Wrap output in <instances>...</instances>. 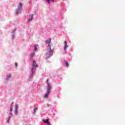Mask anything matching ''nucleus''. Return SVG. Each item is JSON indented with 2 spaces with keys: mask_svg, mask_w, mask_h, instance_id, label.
<instances>
[{
  "mask_svg": "<svg viewBox=\"0 0 125 125\" xmlns=\"http://www.w3.org/2000/svg\"><path fill=\"white\" fill-rule=\"evenodd\" d=\"M46 43L48 44V47L46 52V56L47 58H49L50 56L53 55L54 52V49H51V39H49L46 41Z\"/></svg>",
  "mask_w": 125,
  "mask_h": 125,
  "instance_id": "obj_1",
  "label": "nucleus"
},
{
  "mask_svg": "<svg viewBox=\"0 0 125 125\" xmlns=\"http://www.w3.org/2000/svg\"><path fill=\"white\" fill-rule=\"evenodd\" d=\"M47 84L46 93L44 95V98H47L48 95H49V93H50V92L51 91V86H50V84L48 83V80L47 81Z\"/></svg>",
  "mask_w": 125,
  "mask_h": 125,
  "instance_id": "obj_2",
  "label": "nucleus"
},
{
  "mask_svg": "<svg viewBox=\"0 0 125 125\" xmlns=\"http://www.w3.org/2000/svg\"><path fill=\"white\" fill-rule=\"evenodd\" d=\"M37 68H38V64H37L36 61H33V67L31 68V72H32V73H35V71H36Z\"/></svg>",
  "mask_w": 125,
  "mask_h": 125,
  "instance_id": "obj_3",
  "label": "nucleus"
},
{
  "mask_svg": "<svg viewBox=\"0 0 125 125\" xmlns=\"http://www.w3.org/2000/svg\"><path fill=\"white\" fill-rule=\"evenodd\" d=\"M22 9V3H20L19 7L17 10L16 13L17 14H19V13H21V10Z\"/></svg>",
  "mask_w": 125,
  "mask_h": 125,
  "instance_id": "obj_4",
  "label": "nucleus"
},
{
  "mask_svg": "<svg viewBox=\"0 0 125 125\" xmlns=\"http://www.w3.org/2000/svg\"><path fill=\"white\" fill-rule=\"evenodd\" d=\"M64 47L63 48V50H66L67 47H68V45H67V42L65 41L64 42Z\"/></svg>",
  "mask_w": 125,
  "mask_h": 125,
  "instance_id": "obj_5",
  "label": "nucleus"
},
{
  "mask_svg": "<svg viewBox=\"0 0 125 125\" xmlns=\"http://www.w3.org/2000/svg\"><path fill=\"white\" fill-rule=\"evenodd\" d=\"M48 121H49V119H46V120H43V122L45 123V124H47V125H50V123H49Z\"/></svg>",
  "mask_w": 125,
  "mask_h": 125,
  "instance_id": "obj_6",
  "label": "nucleus"
},
{
  "mask_svg": "<svg viewBox=\"0 0 125 125\" xmlns=\"http://www.w3.org/2000/svg\"><path fill=\"white\" fill-rule=\"evenodd\" d=\"M13 109V107L12 106H11L10 108V115L11 116H12V113H11V112H12V110Z\"/></svg>",
  "mask_w": 125,
  "mask_h": 125,
  "instance_id": "obj_7",
  "label": "nucleus"
},
{
  "mask_svg": "<svg viewBox=\"0 0 125 125\" xmlns=\"http://www.w3.org/2000/svg\"><path fill=\"white\" fill-rule=\"evenodd\" d=\"M34 47V51H37L38 49V45H35Z\"/></svg>",
  "mask_w": 125,
  "mask_h": 125,
  "instance_id": "obj_8",
  "label": "nucleus"
},
{
  "mask_svg": "<svg viewBox=\"0 0 125 125\" xmlns=\"http://www.w3.org/2000/svg\"><path fill=\"white\" fill-rule=\"evenodd\" d=\"M11 78V75L10 74H8L7 75V80H9V79Z\"/></svg>",
  "mask_w": 125,
  "mask_h": 125,
  "instance_id": "obj_9",
  "label": "nucleus"
},
{
  "mask_svg": "<svg viewBox=\"0 0 125 125\" xmlns=\"http://www.w3.org/2000/svg\"><path fill=\"white\" fill-rule=\"evenodd\" d=\"M33 18H34V17L32 16L30 19H28V22H30V21H32V20H33Z\"/></svg>",
  "mask_w": 125,
  "mask_h": 125,
  "instance_id": "obj_10",
  "label": "nucleus"
},
{
  "mask_svg": "<svg viewBox=\"0 0 125 125\" xmlns=\"http://www.w3.org/2000/svg\"><path fill=\"white\" fill-rule=\"evenodd\" d=\"M65 63L66 67L69 66V63L68 62H65Z\"/></svg>",
  "mask_w": 125,
  "mask_h": 125,
  "instance_id": "obj_11",
  "label": "nucleus"
},
{
  "mask_svg": "<svg viewBox=\"0 0 125 125\" xmlns=\"http://www.w3.org/2000/svg\"><path fill=\"white\" fill-rule=\"evenodd\" d=\"M15 109L18 110V105H16V106H15Z\"/></svg>",
  "mask_w": 125,
  "mask_h": 125,
  "instance_id": "obj_12",
  "label": "nucleus"
},
{
  "mask_svg": "<svg viewBox=\"0 0 125 125\" xmlns=\"http://www.w3.org/2000/svg\"><path fill=\"white\" fill-rule=\"evenodd\" d=\"M37 110H38V108L37 107L34 108V113H35L36 111H37Z\"/></svg>",
  "mask_w": 125,
  "mask_h": 125,
  "instance_id": "obj_13",
  "label": "nucleus"
},
{
  "mask_svg": "<svg viewBox=\"0 0 125 125\" xmlns=\"http://www.w3.org/2000/svg\"><path fill=\"white\" fill-rule=\"evenodd\" d=\"M18 109H15V114H17V113H18Z\"/></svg>",
  "mask_w": 125,
  "mask_h": 125,
  "instance_id": "obj_14",
  "label": "nucleus"
},
{
  "mask_svg": "<svg viewBox=\"0 0 125 125\" xmlns=\"http://www.w3.org/2000/svg\"><path fill=\"white\" fill-rule=\"evenodd\" d=\"M10 119H11V116H10L8 119V122H9V121L10 120Z\"/></svg>",
  "mask_w": 125,
  "mask_h": 125,
  "instance_id": "obj_15",
  "label": "nucleus"
},
{
  "mask_svg": "<svg viewBox=\"0 0 125 125\" xmlns=\"http://www.w3.org/2000/svg\"><path fill=\"white\" fill-rule=\"evenodd\" d=\"M46 1L49 3V1H50V0H46Z\"/></svg>",
  "mask_w": 125,
  "mask_h": 125,
  "instance_id": "obj_16",
  "label": "nucleus"
},
{
  "mask_svg": "<svg viewBox=\"0 0 125 125\" xmlns=\"http://www.w3.org/2000/svg\"><path fill=\"white\" fill-rule=\"evenodd\" d=\"M35 55V53H33V54H31V56H34Z\"/></svg>",
  "mask_w": 125,
  "mask_h": 125,
  "instance_id": "obj_17",
  "label": "nucleus"
},
{
  "mask_svg": "<svg viewBox=\"0 0 125 125\" xmlns=\"http://www.w3.org/2000/svg\"><path fill=\"white\" fill-rule=\"evenodd\" d=\"M15 66H16V67H17V63H15Z\"/></svg>",
  "mask_w": 125,
  "mask_h": 125,
  "instance_id": "obj_18",
  "label": "nucleus"
},
{
  "mask_svg": "<svg viewBox=\"0 0 125 125\" xmlns=\"http://www.w3.org/2000/svg\"><path fill=\"white\" fill-rule=\"evenodd\" d=\"M46 59H47V58H46Z\"/></svg>",
  "mask_w": 125,
  "mask_h": 125,
  "instance_id": "obj_19",
  "label": "nucleus"
}]
</instances>
